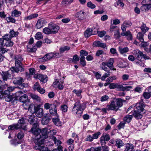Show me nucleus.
<instances>
[{
  "mask_svg": "<svg viewBox=\"0 0 151 151\" xmlns=\"http://www.w3.org/2000/svg\"><path fill=\"white\" fill-rule=\"evenodd\" d=\"M68 108V106L66 104H63L61 106V109L63 112H65L67 111Z\"/></svg>",
  "mask_w": 151,
  "mask_h": 151,
  "instance_id": "obj_57",
  "label": "nucleus"
},
{
  "mask_svg": "<svg viewBox=\"0 0 151 151\" xmlns=\"http://www.w3.org/2000/svg\"><path fill=\"white\" fill-rule=\"evenodd\" d=\"M144 104H139L134 109V111L132 115L136 119L142 118V114L145 113L146 111L144 109Z\"/></svg>",
  "mask_w": 151,
  "mask_h": 151,
  "instance_id": "obj_5",
  "label": "nucleus"
},
{
  "mask_svg": "<svg viewBox=\"0 0 151 151\" xmlns=\"http://www.w3.org/2000/svg\"><path fill=\"white\" fill-rule=\"evenodd\" d=\"M93 44L96 46L101 47L103 48H105L106 47L105 44L99 41L94 42H93Z\"/></svg>",
  "mask_w": 151,
  "mask_h": 151,
  "instance_id": "obj_32",
  "label": "nucleus"
},
{
  "mask_svg": "<svg viewBox=\"0 0 151 151\" xmlns=\"http://www.w3.org/2000/svg\"><path fill=\"white\" fill-rule=\"evenodd\" d=\"M114 62V59L110 58L108 62L107 63V67L111 69H112L113 68V64Z\"/></svg>",
  "mask_w": 151,
  "mask_h": 151,
  "instance_id": "obj_35",
  "label": "nucleus"
},
{
  "mask_svg": "<svg viewBox=\"0 0 151 151\" xmlns=\"http://www.w3.org/2000/svg\"><path fill=\"white\" fill-rule=\"evenodd\" d=\"M46 23L47 22L45 19H40L37 21L36 27L38 29H40L44 26Z\"/></svg>",
  "mask_w": 151,
  "mask_h": 151,
  "instance_id": "obj_16",
  "label": "nucleus"
},
{
  "mask_svg": "<svg viewBox=\"0 0 151 151\" xmlns=\"http://www.w3.org/2000/svg\"><path fill=\"white\" fill-rule=\"evenodd\" d=\"M134 55L137 60L134 61L135 64L139 66L144 67L145 64L142 62L145 59H149L150 57L146 55L143 54L142 52L138 49L135 50L134 51Z\"/></svg>",
  "mask_w": 151,
  "mask_h": 151,
  "instance_id": "obj_2",
  "label": "nucleus"
},
{
  "mask_svg": "<svg viewBox=\"0 0 151 151\" xmlns=\"http://www.w3.org/2000/svg\"><path fill=\"white\" fill-rule=\"evenodd\" d=\"M34 88L41 94H43L45 92V89L40 87L39 83L38 82H36L34 84Z\"/></svg>",
  "mask_w": 151,
  "mask_h": 151,
  "instance_id": "obj_22",
  "label": "nucleus"
},
{
  "mask_svg": "<svg viewBox=\"0 0 151 151\" xmlns=\"http://www.w3.org/2000/svg\"><path fill=\"white\" fill-rule=\"evenodd\" d=\"M38 126V123H34L31 131L35 136L34 139L36 141L35 142V145L34 148L35 150H39V151H46L48 150L47 147H44L42 144L44 142V138H42L40 134L41 129L37 127Z\"/></svg>",
  "mask_w": 151,
  "mask_h": 151,
  "instance_id": "obj_1",
  "label": "nucleus"
},
{
  "mask_svg": "<svg viewBox=\"0 0 151 151\" xmlns=\"http://www.w3.org/2000/svg\"><path fill=\"white\" fill-rule=\"evenodd\" d=\"M43 32L45 34L49 35L51 34V32L50 29L48 27H45L43 29Z\"/></svg>",
  "mask_w": 151,
  "mask_h": 151,
  "instance_id": "obj_51",
  "label": "nucleus"
},
{
  "mask_svg": "<svg viewBox=\"0 0 151 151\" xmlns=\"http://www.w3.org/2000/svg\"><path fill=\"white\" fill-rule=\"evenodd\" d=\"M110 139V136L109 134H103L100 138L101 145H105L106 144V141H108Z\"/></svg>",
  "mask_w": 151,
  "mask_h": 151,
  "instance_id": "obj_14",
  "label": "nucleus"
},
{
  "mask_svg": "<svg viewBox=\"0 0 151 151\" xmlns=\"http://www.w3.org/2000/svg\"><path fill=\"white\" fill-rule=\"evenodd\" d=\"M133 116L132 115H127L125 116L124 118V120L127 123H129L132 120Z\"/></svg>",
  "mask_w": 151,
  "mask_h": 151,
  "instance_id": "obj_37",
  "label": "nucleus"
},
{
  "mask_svg": "<svg viewBox=\"0 0 151 151\" xmlns=\"http://www.w3.org/2000/svg\"><path fill=\"white\" fill-rule=\"evenodd\" d=\"M18 101H17V102L19 101L20 102L22 103L23 104L28 103L29 102L28 96L26 94H24L21 96L19 98V99H18Z\"/></svg>",
  "mask_w": 151,
  "mask_h": 151,
  "instance_id": "obj_19",
  "label": "nucleus"
},
{
  "mask_svg": "<svg viewBox=\"0 0 151 151\" xmlns=\"http://www.w3.org/2000/svg\"><path fill=\"white\" fill-rule=\"evenodd\" d=\"M21 12L15 9L12 12V16L14 17H18L21 15Z\"/></svg>",
  "mask_w": 151,
  "mask_h": 151,
  "instance_id": "obj_29",
  "label": "nucleus"
},
{
  "mask_svg": "<svg viewBox=\"0 0 151 151\" xmlns=\"http://www.w3.org/2000/svg\"><path fill=\"white\" fill-rule=\"evenodd\" d=\"M14 59L15 67L11 68V70L16 73H18L19 71H23L24 69L22 67V63L23 60L22 56L20 55L16 56L14 57Z\"/></svg>",
  "mask_w": 151,
  "mask_h": 151,
  "instance_id": "obj_3",
  "label": "nucleus"
},
{
  "mask_svg": "<svg viewBox=\"0 0 151 151\" xmlns=\"http://www.w3.org/2000/svg\"><path fill=\"white\" fill-rule=\"evenodd\" d=\"M115 146L118 148H120L124 146V143L120 139H117L115 140Z\"/></svg>",
  "mask_w": 151,
  "mask_h": 151,
  "instance_id": "obj_27",
  "label": "nucleus"
},
{
  "mask_svg": "<svg viewBox=\"0 0 151 151\" xmlns=\"http://www.w3.org/2000/svg\"><path fill=\"white\" fill-rule=\"evenodd\" d=\"M38 16V14H34L30 15H29L24 17L25 20H30L36 18Z\"/></svg>",
  "mask_w": 151,
  "mask_h": 151,
  "instance_id": "obj_30",
  "label": "nucleus"
},
{
  "mask_svg": "<svg viewBox=\"0 0 151 151\" xmlns=\"http://www.w3.org/2000/svg\"><path fill=\"white\" fill-rule=\"evenodd\" d=\"M117 79L115 76H113L109 77L107 79L106 81L112 82L113 80H116Z\"/></svg>",
  "mask_w": 151,
  "mask_h": 151,
  "instance_id": "obj_64",
  "label": "nucleus"
},
{
  "mask_svg": "<svg viewBox=\"0 0 151 151\" xmlns=\"http://www.w3.org/2000/svg\"><path fill=\"white\" fill-rule=\"evenodd\" d=\"M5 101L8 102H11L12 104L17 103V101H18L17 98L16 97L11 96H4Z\"/></svg>",
  "mask_w": 151,
  "mask_h": 151,
  "instance_id": "obj_12",
  "label": "nucleus"
},
{
  "mask_svg": "<svg viewBox=\"0 0 151 151\" xmlns=\"http://www.w3.org/2000/svg\"><path fill=\"white\" fill-rule=\"evenodd\" d=\"M114 37L116 39H118L120 37V35L118 29H116L114 32Z\"/></svg>",
  "mask_w": 151,
  "mask_h": 151,
  "instance_id": "obj_46",
  "label": "nucleus"
},
{
  "mask_svg": "<svg viewBox=\"0 0 151 151\" xmlns=\"http://www.w3.org/2000/svg\"><path fill=\"white\" fill-rule=\"evenodd\" d=\"M24 82V79L21 77L14 78L13 81V83L14 84L19 85L17 88L21 89H23L24 87L27 86V83H22Z\"/></svg>",
  "mask_w": 151,
  "mask_h": 151,
  "instance_id": "obj_7",
  "label": "nucleus"
},
{
  "mask_svg": "<svg viewBox=\"0 0 151 151\" xmlns=\"http://www.w3.org/2000/svg\"><path fill=\"white\" fill-rule=\"evenodd\" d=\"M58 85V88L60 90L63 89L64 88L63 82V81L59 82L57 79H56L55 81L53 82V85L54 86Z\"/></svg>",
  "mask_w": 151,
  "mask_h": 151,
  "instance_id": "obj_23",
  "label": "nucleus"
},
{
  "mask_svg": "<svg viewBox=\"0 0 151 151\" xmlns=\"http://www.w3.org/2000/svg\"><path fill=\"white\" fill-rule=\"evenodd\" d=\"M35 77H36L41 82L44 83L46 82L47 80V77L46 75H43L37 74L35 76Z\"/></svg>",
  "mask_w": 151,
  "mask_h": 151,
  "instance_id": "obj_18",
  "label": "nucleus"
},
{
  "mask_svg": "<svg viewBox=\"0 0 151 151\" xmlns=\"http://www.w3.org/2000/svg\"><path fill=\"white\" fill-rule=\"evenodd\" d=\"M124 101L121 98H117L114 99L113 102L116 104H121Z\"/></svg>",
  "mask_w": 151,
  "mask_h": 151,
  "instance_id": "obj_52",
  "label": "nucleus"
},
{
  "mask_svg": "<svg viewBox=\"0 0 151 151\" xmlns=\"http://www.w3.org/2000/svg\"><path fill=\"white\" fill-rule=\"evenodd\" d=\"M73 92L76 94V96L79 97L80 98H81V93L82 92V90H77L75 89L73 91Z\"/></svg>",
  "mask_w": 151,
  "mask_h": 151,
  "instance_id": "obj_50",
  "label": "nucleus"
},
{
  "mask_svg": "<svg viewBox=\"0 0 151 151\" xmlns=\"http://www.w3.org/2000/svg\"><path fill=\"white\" fill-rule=\"evenodd\" d=\"M70 49L69 46H65L60 47L59 49L60 52L62 54L66 51H68Z\"/></svg>",
  "mask_w": 151,
  "mask_h": 151,
  "instance_id": "obj_36",
  "label": "nucleus"
},
{
  "mask_svg": "<svg viewBox=\"0 0 151 151\" xmlns=\"http://www.w3.org/2000/svg\"><path fill=\"white\" fill-rule=\"evenodd\" d=\"M85 57L84 56H81L80 58V63L81 65L83 67L86 65V62L85 60Z\"/></svg>",
  "mask_w": 151,
  "mask_h": 151,
  "instance_id": "obj_49",
  "label": "nucleus"
},
{
  "mask_svg": "<svg viewBox=\"0 0 151 151\" xmlns=\"http://www.w3.org/2000/svg\"><path fill=\"white\" fill-rule=\"evenodd\" d=\"M43 36L41 32H37L35 36V38L37 40H39L42 39Z\"/></svg>",
  "mask_w": 151,
  "mask_h": 151,
  "instance_id": "obj_47",
  "label": "nucleus"
},
{
  "mask_svg": "<svg viewBox=\"0 0 151 151\" xmlns=\"http://www.w3.org/2000/svg\"><path fill=\"white\" fill-rule=\"evenodd\" d=\"M125 151H140L139 150H137L135 151L134 149V145L128 143L126 145Z\"/></svg>",
  "mask_w": 151,
  "mask_h": 151,
  "instance_id": "obj_24",
  "label": "nucleus"
},
{
  "mask_svg": "<svg viewBox=\"0 0 151 151\" xmlns=\"http://www.w3.org/2000/svg\"><path fill=\"white\" fill-rule=\"evenodd\" d=\"M35 113L37 117L41 118L43 115V109L40 108L39 106H37V109Z\"/></svg>",
  "mask_w": 151,
  "mask_h": 151,
  "instance_id": "obj_20",
  "label": "nucleus"
},
{
  "mask_svg": "<svg viewBox=\"0 0 151 151\" xmlns=\"http://www.w3.org/2000/svg\"><path fill=\"white\" fill-rule=\"evenodd\" d=\"M95 29V27H93L92 28H88L85 32V37H88L91 35L96 34L97 32V29H96L95 31V33H93V31Z\"/></svg>",
  "mask_w": 151,
  "mask_h": 151,
  "instance_id": "obj_10",
  "label": "nucleus"
},
{
  "mask_svg": "<svg viewBox=\"0 0 151 151\" xmlns=\"http://www.w3.org/2000/svg\"><path fill=\"white\" fill-rule=\"evenodd\" d=\"M27 124L26 123V120L24 118L19 119L17 124H13L9 126L8 129L11 130H17L20 128L26 130L27 129Z\"/></svg>",
  "mask_w": 151,
  "mask_h": 151,
  "instance_id": "obj_4",
  "label": "nucleus"
},
{
  "mask_svg": "<svg viewBox=\"0 0 151 151\" xmlns=\"http://www.w3.org/2000/svg\"><path fill=\"white\" fill-rule=\"evenodd\" d=\"M120 23V21L119 19H115L113 21L111 20V24L113 25H117Z\"/></svg>",
  "mask_w": 151,
  "mask_h": 151,
  "instance_id": "obj_58",
  "label": "nucleus"
},
{
  "mask_svg": "<svg viewBox=\"0 0 151 151\" xmlns=\"http://www.w3.org/2000/svg\"><path fill=\"white\" fill-rule=\"evenodd\" d=\"M48 27L50 29L51 34H55L58 31L59 29L58 26L51 23L49 24Z\"/></svg>",
  "mask_w": 151,
  "mask_h": 151,
  "instance_id": "obj_13",
  "label": "nucleus"
},
{
  "mask_svg": "<svg viewBox=\"0 0 151 151\" xmlns=\"http://www.w3.org/2000/svg\"><path fill=\"white\" fill-rule=\"evenodd\" d=\"M73 0H63L62 3V4L64 5L70 4L71 3Z\"/></svg>",
  "mask_w": 151,
  "mask_h": 151,
  "instance_id": "obj_53",
  "label": "nucleus"
},
{
  "mask_svg": "<svg viewBox=\"0 0 151 151\" xmlns=\"http://www.w3.org/2000/svg\"><path fill=\"white\" fill-rule=\"evenodd\" d=\"M51 126H49V129H48V134L50 135L53 136L55 135L56 133V130L54 129H51Z\"/></svg>",
  "mask_w": 151,
  "mask_h": 151,
  "instance_id": "obj_38",
  "label": "nucleus"
},
{
  "mask_svg": "<svg viewBox=\"0 0 151 151\" xmlns=\"http://www.w3.org/2000/svg\"><path fill=\"white\" fill-rule=\"evenodd\" d=\"M50 113L52 115L58 116L57 110L55 104H50Z\"/></svg>",
  "mask_w": 151,
  "mask_h": 151,
  "instance_id": "obj_17",
  "label": "nucleus"
},
{
  "mask_svg": "<svg viewBox=\"0 0 151 151\" xmlns=\"http://www.w3.org/2000/svg\"><path fill=\"white\" fill-rule=\"evenodd\" d=\"M110 75V72H107V73L104 74L101 77V79L102 81H104L106 78L108 77Z\"/></svg>",
  "mask_w": 151,
  "mask_h": 151,
  "instance_id": "obj_63",
  "label": "nucleus"
},
{
  "mask_svg": "<svg viewBox=\"0 0 151 151\" xmlns=\"http://www.w3.org/2000/svg\"><path fill=\"white\" fill-rule=\"evenodd\" d=\"M87 13H85L84 10H82L75 14V17L77 18L79 20H82L87 18Z\"/></svg>",
  "mask_w": 151,
  "mask_h": 151,
  "instance_id": "obj_8",
  "label": "nucleus"
},
{
  "mask_svg": "<svg viewBox=\"0 0 151 151\" xmlns=\"http://www.w3.org/2000/svg\"><path fill=\"white\" fill-rule=\"evenodd\" d=\"M118 29V27L117 26L115 25H113V24H110V31L111 32H112L113 31L115 32L116 29Z\"/></svg>",
  "mask_w": 151,
  "mask_h": 151,
  "instance_id": "obj_54",
  "label": "nucleus"
},
{
  "mask_svg": "<svg viewBox=\"0 0 151 151\" xmlns=\"http://www.w3.org/2000/svg\"><path fill=\"white\" fill-rule=\"evenodd\" d=\"M55 58L53 52H50L48 53L43 57L40 58V61L44 62L52 58Z\"/></svg>",
  "mask_w": 151,
  "mask_h": 151,
  "instance_id": "obj_11",
  "label": "nucleus"
},
{
  "mask_svg": "<svg viewBox=\"0 0 151 151\" xmlns=\"http://www.w3.org/2000/svg\"><path fill=\"white\" fill-rule=\"evenodd\" d=\"M132 24L131 22L129 21H125L122 24L121 29L122 31H126V27H129Z\"/></svg>",
  "mask_w": 151,
  "mask_h": 151,
  "instance_id": "obj_21",
  "label": "nucleus"
},
{
  "mask_svg": "<svg viewBox=\"0 0 151 151\" xmlns=\"http://www.w3.org/2000/svg\"><path fill=\"white\" fill-rule=\"evenodd\" d=\"M129 77V76L128 74H124L122 75V78L123 81L128 80Z\"/></svg>",
  "mask_w": 151,
  "mask_h": 151,
  "instance_id": "obj_59",
  "label": "nucleus"
},
{
  "mask_svg": "<svg viewBox=\"0 0 151 151\" xmlns=\"http://www.w3.org/2000/svg\"><path fill=\"white\" fill-rule=\"evenodd\" d=\"M31 96L33 99L39 102H40L41 101L40 98L37 95L33 94Z\"/></svg>",
  "mask_w": 151,
  "mask_h": 151,
  "instance_id": "obj_55",
  "label": "nucleus"
},
{
  "mask_svg": "<svg viewBox=\"0 0 151 151\" xmlns=\"http://www.w3.org/2000/svg\"><path fill=\"white\" fill-rule=\"evenodd\" d=\"M86 107L85 104H75L72 110V112L73 114L77 115L78 116L80 117Z\"/></svg>",
  "mask_w": 151,
  "mask_h": 151,
  "instance_id": "obj_6",
  "label": "nucleus"
},
{
  "mask_svg": "<svg viewBox=\"0 0 151 151\" xmlns=\"http://www.w3.org/2000/svg\"><path fill=\"white\" fill-rule=\"evenodd\" d=\"M49 126L47 128H45L42 129L41 130V132L42 135V137L43 136L44 138L46 139L47 138L48 134V129H49Z\"/></svg>",
  "mask_w": 151,
  "mask_h": 151,
  "instance_id": "obj_26",
  "label": "nucleus"
},
{
  "mask_svg": "<svg viewBox=\"0 0 151 151\" xmlns=\"http://www.w3.org/2000/svg\"><path fill=\"white\" fill-rule=\"evenodd\" d=\"M122 106V104H110L107 106V107L109 109L117 110L119 107Z\"/></svg>",
  "mask_w": 151,
  "mask_h": 151,
  "instance_id": "obj_25",
  "label": "nucleus"
},
{
  "mask_svg": "<svg viewBox=\"0 0 151 151\" xmlns=\"http://www.w3.org/2000/svg\"><path fill=\"white\" fill-rule=\"evenodd\" d=\"M4 39L5 40V46L7 47H10L13 46V42L11 40V39H5L4 36Z\"/></svg>",
  "mask_w": 151,
  "mask_h": 151,
  "instance_id": "obj_31",
  "label": "nucleus"
},
{
  "mask_svg": "<svg viewBox=\"0 0 151 151\" xmlns=\"http://www.w3.org/2000/svg\"><path fill=\"white\" fill-rule=\"evenodd\" d=\"M132 87L131 86H123L122 91H128L132 89Z\"/></svg>",
  "mask_w": 151,
  "mask_h": 151,
  "instance_id": "obj_60",
  "label": "nucleus"
},
{
  "mask_svg": "<svg viewBox=\"0 0 151 151\" xmlns=\"http://www.w3.org/2000/svg\"><path fill=\"white\" fill-rule=\"evenodd\" d=\"M50 119L48 117L45 116L43 117L42 120V123L43 125L47 124L50 120Z\"/></svg>",
  "mask_w": 151,
  "mask_h": 151,
  "instance_id": "obj_34",
  "label": "nucleus"
},
{
  "mask_svg": "<svg viewBox=\"0 0 151 151\" xmlns=\"http://www.w3.org/2000/svg\"><path fill=\"white\" fill-rule=\"evenodd\" d=\"M144 35L141 32H139L137 35V39L139 40L140 42H142L144 41L143 39Z\"/></svg>",
  "mask_w": 151,
  "mask_h": 151,
  "instance_id": "obj_41",
  "label": "nucleus"
},
{
  "mask_svg": "<svg viewBox=\"0 0 151 151\" xmlns=\"http://www.w3.org/2000/svg\"><path fill=\"white\" fill-rule=\"evenodd\" d=\"M79 60V58L76 55H73V58L72 60V62L75 63L76 62L78 61Z\"/></svg>",
  "mask_w": 151,
  "mask_h": 151,
  "instance_id": "obj_56",
  "label": "nucleus"
},
{
  "mask_svg": "<svg viewBox=\"0 0 151 151\" xmlns=\"http://www.w3.org/2000/svg\"><path fill=\"white\" fill-rule=\"evenodd\" d=\"M8 23H15L16 22L15 19L11 17H7L6 19Z\"/></svg>",
  "mask_w": 151,
  "mask_h": 151,
  "instance_id": "obj_45",
  "label": "nucleus"
},
{
  "mask_svg": "<svg viewBox=\"0 0 151 151\" xmlns=\"http://www.w3.org/2000/svg\"><path fill=\"white\" fill-rule=\"evenodd\" d=\"M107 63L106 62H103L102 63L100 68L101 69L106 71H107L108 68L107 67Z\"/></svg>",
  "mask_w": 151,
  "mask_h": 151,
  "instance_id": "obj_43",
  "label": "nucleus"
},
{
  "mask_svg": "<svg viewBox=\"0 0 151 151\" xmlns=\"http://www.w3.org/2000/svg\"><path fill=\"white\" fill-rule=\"evenodd\" d=\"M125 36L127 37V39L128 40H131L132 39V37L131 32L128 30L125 31Z\"/></svg>",
  "mask_w": 151,
  "mask_h": 151,
  "instance_id": "obj_44",
  "label": "nucleus"
},
{
  "mask_svg": "<svg viewBox=\"0 0 151 151\" xmlns=\"http://www.w3.org/2000/svg\"><path fill=\"white\" fill-rule=\"evenodd\" d=\"M35 104H30V107L29 111H30L31 113H35L37 109V106L34 105Z\"/></svg>",
  "mask_w": 151,
  "mask_h": 151,
  "instance_id": "obj_40",
  "label": "nucleus"
},
{
  "mask_svg": "<svg viewBox=\"0 0 151 151\" xmlns=\"http://www.w3.org/2000/svg\"><path fill=\"white\" fill-rule=\"evenodd\" d=\"M143 95L145 99H148L151 96V93L149 92V91H146V89L143 93Z\"/></svg>",
  "mask_w": 151,
  "mask_h": 151,
  "instance_id": "obj_42",
  "label": "nucleus"
},
{
  "mask_svg": "<svg viewBox=\"0 0 151 151\" xmlns=\"http://www.w3.org/2000/svg\"><path fill=\"white\" fill-rule=\"evenodd\" d=\"M9 33V35L8 34H6L4 35L5 39H11L12 37H16L19 34L18 32L15 31L12 29L10 30Z\"/></svg>",
  "mask_w": 151,
  "mask_h": 151,
  "instance_id": "obj_9",
  "label": "nucleus"
},
{
  "mask_svg": "<svg viewBox=\"0 0 151 151\" xmlns=\"http://www.w3.org/2000/svg\"><path fill=\"white\" fill-rule=\"evenodd\" d=\"M12 72H14V71L12 70L11 69L10 70L6 72H2L1 75L4 81H7L8 79L10 78L11 76L10 73H11Z\"/></svg>",
  "mask_w": 151,
  "mask_h": 151,
  "instance_id": "obj_15",
  "label": "nucleus"
},
{
  "mask_svg": "<svg viewBox=\"0 0 151 151\" xmlns=\"http://www.w3.org/2000/svg\"><path fill=\"white\" fill-rule=\"evenodd\" d=\"M37 48L35 46H34L32 48H29V47H27V50L28 51L32 52H34L37 50Z\"/></svg>",
  "mask_w": 151,
  "mask_h": 151,
  "instance_id": "obj_62",
  "label": "nucleus"
},
{
  "mask_svg": "<svg viewBox=\"0 0 151 151\" xmlns=\"http://www.w3.org/2000/svg\"><path fill=\"white\" fill-rule=\"evenodd\" d=\"M87 6L91 9H93L96 7V5L93 4L91 1L88 2L87 4Z\"/></svg>",
  "mask_w": 151,
  "mask_h": 151,
  "instance_id": "obj_61",
  "label": "nucleus"
},
{
  "mask_svg": "<svg viewBox=\"0 0 151 151\" xmlns=\"http://www.w3.org/2000/svg\"><path fill=\"white\" fill-rule=\"evenodd\" d=\"M142 32L144 33H145L147 32L149 29L148 27H146L145 24H143L140 27Z\"/></svg>",
  "mask_w": 151,
  "mask_h": 151,
  "instance_id": "obj_39",
  "label": "nucleus"
},
{
  "mask_svg": "<svg viewBox=\"0 0 151 151\" xmlns=\"http://www.w3.org/2000/svg\"><path fill=\"white\" fill-rule=\"evenodd\" d=\"M37 119V118L33 114H32L29 116L28 121L30 124L33 125L35 123H38L37 122H36V119Z\"/></svg>",
  "mask_w": 151,
  "mask_h": 151,
  "instance_id": "obj_28",
  "label": "nucleus"
},
{
  "mask_svg": "<svg viewBox=\"0 0 151 151\" xmlns=\"http://www.w3.org/2000/svg\"><path fill=\"white\" fill-rule=\"evenodd\" d=\"M119 49L120 53L122 54L127 52L129 51V49L127 47L122 48L121 47H119Z\"/></svg>",
  "mask_w": 151,
  "mask_h": 151,
  "instance_id": "obj_33",
  "label": "nucleus"
},
{
  "mask_svg": "<svg viewBox=\"0 0 151 151\" xmlns=\"http://www.w3.org/2000/svg\"><path fill=\"white\" fill-rule=\"evenodd\" d=\"M57 118H53L52 119V121L55 125L57 126L60 125V122L59 119L58 118V116Z\"/></svg>",
  "mask_w": 151,
  "mask_h": 151,
  "instance_id": "obj_48",
  "label": "nucleus"
}]
</instances>
